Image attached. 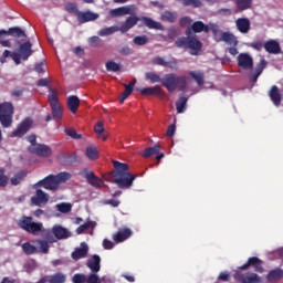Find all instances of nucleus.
Instances as JSON below:
<instances>
[{
  "instance_id": "obj_1",
  "label": "nucleus",
  "mask_w": 283,
  "mask_h": 283,
  "mask_svg": "<svg viewBox=\"0 0 283 283\" xmlns=\"http://www.w3.org/2000/svg\"><path fill=\"white\" fill-rule=\"evenodd\" d=\"M114 170L105 176L107 182L117 185L119 189H129L136 180V176L129 174V165L113 160Z\"/></svg>"
},
{
  "instance_id": "obj_2",
  "label": "nucleus",
  "mask_w": 283,
  "mask_h": 283,
  "mask_svg": "<svg viewBox=\"0 0 283 283\" xmlns=\"http://www.w3.org/2000/svg\"><path fill=\"white\" fill-rule=\"evenodd\" d=\"M71 179L72 174L67 171H62L57 175H49L44 177L43 179L34 184L33 188L38 189V187H42L43 189H46V191H59V187Z\"/></svg>"
},
{
  "instance_id": "obj_3",
  "label": "nucleus",
  "mask_w": 283,
  "mask_h": 283,
  "mask_svg": "<svg viewBox=\"0 0 283 283\" xmlns=\"http://www.w3.org/2000/svg\"><path fill=\"white\" fill-rule=\"evenodd\" d=\"M32 54H34V51L32 50V42L27 41L19 45L18 52H10L9 50H4L0 57V63H6L7 59L11 56L15 65H21V60L28 61Z\"/></svg>"
},
{
  "instance_id": "obj_4",
  "label": "nucleus",
  "mask_w": 283,
  "mask_h": 283,
  "mask_svg": "<svg viewBox=\"0 0 283 283\" xmlns=\"http://www.w3.org/2000/svg\"><path fill=\"white\" fill-rule=\"evenodd\" d=\"M176 48H181L184 50H190L192 56H198L202 52V42L198 40L197 36H181L175 42Z\"/></svg>"
},
{
  "instance_id": "obj_5",
  "label": "nucleus",
  "mask_w": 283,
  "mask_h": 283,
  "mask_svg": "<svg viewBox=\"0 0 283 283\" xmlns=\"http://www.w3.org/2000/svg\"><path fill=\"white\" fill-rule=\"evenodd\" d=\"M161 85L168 92H176L177 87L179 92H185L187 90V76H178L175 73L166 74L163 77Z\"/></svg>"
},
{
  "instance_id": "obj_6",
  "label": "nucleus",
  "mask_w": 283,
  "mask_h": 283,
  "mask_svg": "<svg viewBox=\"0 0 283 283\" xmlns=\"http://www.w3.org/2000/svg\"><path fill=\"white\" fill-rule=\"evenodd\" d=\"M18 227L31 235H39L43 231V223L34 222L32 217L22 216L18 221Z\"/></svg>"
},
{
  "instance_id": "obj_7",
  "label": "nucleus",
  "mask_w": 283,
  "mask_h": 283,
  "mask_svg": "<svg viewBox=\"0 0 283 283\" xmlns=\"http://www.w3.org/2000/svg\"><path fill=\"white\" fill-rule=\"evenodd\" d=\"M14 116V105L10 102H3L0 104V123L4 129L12 127Z\"/></svg>"
},
{
  "instance_id": "obj_8",
  "label": "nucleus",
  "mask_w": 283,
  "mask_h": 283,
  "mask_svg": "<svg viewBox=\"0 0 283 283\" xmlns=\"http://www.w3.org/2000/svg\"><path fill=\"white\" fill-rule=\"evenodd\" d=\"M49 103L51 105V112L54 120H61L63 118V107H61V103L59 102V96L56 93H52L49 95Z\"/></svg>"
},
{
  "instance_id": "obj_9",
  "label": "nucleus",
  "mask_w": 283,
  "mask_h": 283,
  "mask_svg": "<svg viewBox=\"0 0 283 283\" xmlns=\"http://www.w3.org/2000/svg\"><path fill=\"white\" fill-rule=\"evenodd\" d=\"M0 36H13V39H20V41L28 39V34L20 27H11L8 30L1 29Z\"/></svg>"
},
{
  "instance_id": "obj_10",
  "label": "nucleus",
  "mask_w": 283,
  "mask_h": 283,
  "mask_svg": "<svg viewBox=\"0 0 283 283\" xmlns=\"http://www.w3.org/2000/svg\"><path fill=\"white\" fill-rule=\"evenodd\" d=\"M33 120L30 117L24 118L17 127L15 130L12 132V136L17 138H21V136H25L28 132L32 128Z\"/></svg>"
},
{
  "instance_id": "obj_11",
  "label": "nucleus",
  "mask_w": 283,
  "mask_h": 283,
  "mask_svg": "<svg viewBox=\"0 0 283 283\" xmlns=\"http://www.w3.org/2000/svg\"><path fill=\"white\" fill-rule=\"evenodd\" d=\"M30 154H35L42 158H50L52 156V148L45 144H38L35 146H29Z\"/></svg>"
},
{
  "instance_id": "obj_12",
  "label": "nucleus",
  "mask_w": 283,
  "mask_h": 283,
  "mask_svg": "<svg viewBox=\"0 0 283 283\" xmlns=\"http://www.w3.org/2000/svg\"><path fill=\"white\" fill-rule=\"evenodd\" d=\"M250 266H253L256 273H264V268L262 266V260H260V258L258 256L249 258L248 262L241 265L239 269L241 271H248Z\"/></svg>"
},
{
  "instance_id": "obj_13",
  "label": "nucleus",
  "mask_w": 283,
  "mask_h": 283,
  "mask_svg": "<svg viewBox=\"0 0 283 283\" xmlns=\"http://www.w3.org/2000/svg\"><path fill=\"white\" fill-rule=\"evenodd\" d=\"M234 280H240L241 283H260L262 282V277L255 273H242L235 272Z\"/></svg>"
},
{
  "instance_id": "obj_14",
  "label": "nucleus",
  "mask_w": 283,
  "mask_h": 283,
  "mask_svg": "<svg viewBox=\"0 0 283 283\" xmlns=\"http://www.w3.org/2000/svg\"><path fill=\"white\" fill-rule=\"evenodd\" d=\"M31 202L35 205V207H43L50 202V195L41 189H38L35 191V196L31 198Z\"/></svg>"
},
{
  "instance_id": "obj_15",
  "label": "nucleus",
  "mask_w": 283,
  "mask_h": 283,
  "mask_svg": "<svg viewBox=\"0 0 283 283\" xmlns=\"http://www.w3.org/2000/svg\"><path fill=\"white\" fill-rule=\"evenodd\" d=\"M134 12H136V6L130 4V6H125V7H119L116 9H112L109 11V15L113 18L116 17H125L127 14H134Z\"/></svg>"
},
{
  "instance_id": "obj_16",
  "label": "nucleus",
  "mask_w": 283,
  "mask_h": 283,
  "mask_svg": "<svg viewBox=\"0 0 283 283\" xmlns=\"http://www.w3.org/2000/svg\"><path fill=\"white\" fill-rule=\"evenodd\" d=\"M238 66L242 70H253V57L249 53H240L238 55Z\"/></svg>"
},
{
  "instance_id": "obj_17",
  "label": "nucleus",
  "mask_w": 283,
  "mask_h": 283,
  "mask_svg": "<svg viewBox=\"0 0 283 283\" xmlns=\"http://www.w3.org/2000/svg\"><path fill=\"white\" fill-rule=\"evenodd\" d=\"M266 65H269L266 60L261 59L260 62L256 64L254 72H252L249 76L252 83H258V78H260V75L264 72V70H266Z\"/></svg>"
},
{
  "instance_id": "obj_18",
  "label": "nucleus",
  "mask_w": 283,
  "mask_h": 283,
  "mask_svg": "<svg viewBox=\"0 0 283 283\" xmlns=\"http://www.w3.org/2000/svg\"><path fill=\"white\" fill-rule=\"evenodd\" d=\"M52 233L56 240H67V238H72V232H70L67 228L61 226H54L52 228Z\"/></svg>"
},
{
  "instance_id": "obj_19",
  "label": "nucleus",
  "mask_w": 283,
  "mask_h": 283,
  "mask_svg": "<svg viewBox=\"0 0 283 283\" xmlns=\"http://www.w3.org/2000/svg\"><path fill=\"white\" fill-rule=\"evenodd\" d=\"M57 160L60 165H63L64 167H70L76 161V153L60 154L57 156Z\"/></svg>"
},
{
  "instance_id": "obj_20",
  "label": "nucleus",
  "mask_w": 283,
  "mask_h": 283,
  "mask_svg": "<svg viewBox=\"0 0 283 283\" xmlns=\"http://www.w3.org/2000/svg\"><path fill=\"white\" fill-rule=\"evenodd\" d=\"M132 229L129 228H123L119 229L114 235H113V240L114 242H116L117 244H119V242H125V240H129V238H132Z\"/></svg>"
},
{
  "instance_id": "obj_21",
  "label": "nucleus",
  "mask_w": 283,
  "mask_h": 283,
  "mask_svg": "<svg viewBox=\"0 0 283 283\" xmlns=\"http://www.w3.org/2000/svg\"><path fill=\"white\" fill-rule=\"evenodd\" d=\"M235 27L241 34H249V31L251 30V20H249V18H238L235 20Z\"/></svg>"
},
{
  "instance_id": "obj_22",
  "label": "nucleus",
  "mask_w": 283,
  "mask_h": 283,
  "mask_svg": "<svg viewBox=\"0 0 283 283\" xmlns=\"http://www.w3.org/2000/svg\"><path fill=\"white\" fill-rule=\"evenodd\" d=\"M140 21V18L133 15V17H128L125 22L120 25L119 28V32H122V34H125L126 32H129V30H132V28H134L135 25H137V23Z\"/></svg>"
},
{
  "instance_id": "obj_23",
  "label": "nucleus",
  "mask_w": 283,
  "mask_h": 283,
  "mask_svg": "<svg viewBox=\"0 0 283 283\" xmlns=\"http://www.w3.org/2000/svg\"><path fill=\"white\" fill-rule=\"evenodd\" d=\"M191 30L195 33H200V32H206L207 33V32H209V25L205 24V22H202V21H196V22L192 23L190 29L186 30V35L187 36H190Z\"/></svg>"
},
{
  "instance_id": "obj_24",
  "label": "nucleus",
  "mask_w": 283,
  "mask_h": 283,
  "mask_svg": "<svg viewBox=\"0 0 283 283\" xmlns=\"http://www.w3.org/2000/svg\"><path fill=\"white\" fill-rule=\"evenodd\" d=\"M98 19V13L92 11H80L77 15L78 23H90V21H96Z\"/></svg>"
},
{
  "instance_id": "obj_25",
  "label": "nucleus",
  "mask_w": 283,
  "mask_h": 283,
  "mask_svg": "<svg viewBox=\"0 0 283 283\" xmlns=\"http://www.w3.org/2000/svg\"><path fill=\"white\" fill-rule=\"evenodd\" d=\"M263 48L265 51L269 52V54H281L282 48L280 46V43L275 40H269L263 44Z\"/></svg>"
},
{
  "instance_id": "obj_26",
  "label": "nucleus",
  "mask_w": 283,
  "mask_h": 283,
  "mask_svg": "<svg viewBox=\"0 0 283 283\" xmlns=\"http://www.w3.org/2000/svg\"><path fill=\"white\" fill-rule=\"evenodd\" d=\"M85 178H86L88 185H91L95 189H101V187H103V185H105L103 179H101L99 177H96V175L93 171L87 172L85 175Z\"/></svg>"
},
{
  "instance_id": "obj_27",
  "label": "nucleus",
  "mask_w": 283,
  "mask_h": 283,
  "mask_svg": "<svg viewBox=\"0 0 283 283\" xmlns=\"http://www.w3.org/2000/svg\"><path fill=\"white\" fill-rule=\"evenodd\" d=\"M86 266L92 271V273H98V271H101V256L98 254H94L87 260Z\"/></svg>"
},
{
  "instance_id": "obj_28",
  "label": "nucleus",
  "mask_w": 283,
  "mask_h": 283,
  "mask_svg": "<svg viewBox=\"0 0 283 283\" xmlns=\"http://www.w3.org/2000/svg\"><path fill=\"white\" fill-rule=\"evenodd\" d=\"M269 96L272 101V103L280 107V104L282 103V94L280 93V88L275 85H273L269 92Z\"/></svg>"
},
{
  "instance_id": "obj_29",
  "label": "nucleus",
  "mask_w": 283,
  "mask_h": 283,
  "mask_svg": "<svg viewBox=\"0 0 283 283\" xmlns=\"http://www.w3.org/2000/svg\"><path fill=\"white\" fill-rule=\"evenodd\" d=\"M82 248H77L75 249L74 252H72L71 256L75 260V261H78L83 258H86L87 256V253L90 251V248L86 245L85 242H83L81 244Z\"/></svg>"
},
{
  "instance_id": "obj_30",
  "label": "nucleus",
  "mask_w": 283,
  "mask_h": 283,
  "mask_svg": "<svg viewBox=\"0 0 283 283\" xmlns=\"http://www.w3.org/2000/svg\"><path fill=\"white\" fill-rule=\"evenodd\" d=\"M81 106V99L76 95H71L67 97V107L72 114H76L78 112V107Z\"/></svg>"
},
{
  "instance_id": "obj_31",
  "label": "nucleus",
  "mask_w": 283,
  "mask_h": 283,
  "mask_svg": "<svg viewBox=\"0 0 283 283\" xmlns=\"http://www.w3.org/2000/svg\"><path fill=\"white\" fill-rule=\"evenodd\" d=\"M139 92L143 96H163V88L160 86L144 87Z\"/></svg>"
},
{
  "instance_id": "obj_32",
  "label": "nucleus",
  "mask_w": 283,
  "mask_h": 283,
  "mask_svg": "<svg viewBox=\"0 0 283 283\" xmlns=\"http://www.w3.org/2000/svg\"><path fill=\"white\" fill-rule=\"evenodd\" d=\"M282 279H283V270L280 268L271 270L266 275L268 282H280V280Z\"/></svg>"
},
{
  "instance_id": "obj_33",
  "label": "nucleus",
  "mask_w": 283,
  "mask_h": 283,
  "mask_svg": "<svg viewBox=\"0 0 283 283\" xmlns=\"http://www.w3.org/2000/svg\"><path fill=\"white\" fill-rule=\"evenodd\" d=\"M142 21L146 28H149V30H164V27L160 22L154 21V19L148 17H142Z\"/></svg>"
},
{
  "instance_id": "obj_34",
  "label": "nucleus",
  "mask_w": 283,
  "mask_h": 283,
  "mask_svg": "<svg viewBox=\"0 0 283 283\" xmlns=\"http://www.w3.org/2000/svg\"><path fill=\"white\" fill-rule=\"evenodd\" d=\"M237 12H244L253 8V0H234Z\"/></svg>"
},
{
  "instance_id": "obj_35",
  "label": "nucleus",
  "mask_w": 283,
  "mask_h": 283,
  "mask_svg": "<svg viewBox=\"0 0 283 283\" xmlns=\"http://www.w3.org/2000/svg\"><path fill=\"white\" fill-rule=\"evenodd\" d=\"M217 41H223L228 45H234V46L238 45V39L231 32H223L221 34V38L219 40H217Z\"/></svg>"
},
{
  "instance_id": "obj_36",
  "label": "nucleus",
  "mask_w": 283,
  "mask_h": 283,
  "mask_svg": "<svg viewBox=\"0 0 283 283\" xmlns=\"http://www.w3.org/2000/svg\"><path fill=\"white\" fill-rule=\"evenodd\" d=\"M160 19L166 23H176L178 21V12L176 11H164Z\"/></svg>"
},
{
  "instance_id": "obj_37",
  "label": "nucleus",
  "mask_w": 283,
  "mask_h": 283,
  "mask_svg": "<svg viewBox=\"0 0 283 283\" xmlns=\"http://www.w3.org/2000/svg\"><path fill=\"white\" fill-rule=\"evenodd\" d=\"M189 76H191V78H193V81H196V83H197V85H199V87H202V85H205V73L190 71Z\"/></svg>"
},
{
  "instance_id": "obj_38",
  "label": "nucleus",
  "mask_w": 283,
  "mask_h": 283,
  "mask_svg": "<svg viewBox=\"0 0 283 283\" xmlns=\"http://www.w3.org/2000/svg\"><path fill=\"white\" fill-rule=\"evenodd\" d=\"M157 154H160V145L146 148L143 153V156L144 158H149V156H156Z\"/></svg>"
},
{
  "instance_id": "obj_39",
  "label": "nucleus",
  "mask_w": 283,
  "mask_h": 283,
  "mask_svg": "<svg viewBox=\"0 0 283 283\" xmlns=\"http://www.w3.org/2000/svg\"><path fill=\"white\" fill-rule=\"evenodd\" d=\"M187 101H189L187 97H179V99L176 102L177 114L185 113V109H187Z\"/></svg>"
},
{
  "instance_id": "obj_40",
  "label": "nucleus",
  "mask_w": 283,
  "mask_h": 283,
  "mask_svg": "<svg viewBox=\"0 0 283 283\" xmlns=\"http://www.w3.org/2000/svg\"><path fill=\"white\" fill-rule=\"evenodd\" d=\"M181 6L191 7V8H201L202 1L201 0H176Z\"/></svg>"
},
{
  "instance_id": "obj_41",
  "label": "nucleus",
  "mask_w": 283,
  "mask_h": 283,
  "mask_svg": "<svg viewBox=\"0 0 283 283\" xmlns=\"http://www.w3.org/2000/svg\"><path fill=\"white\" fill-rule=\"evenodd\" d=\"M86 156L88 160H98V150L94 146L86 147Z\"/></svg>"
},
{
  "instance_id": "obj_42",
  "label": "nucleus",
  "mask_w": 283,
  "mask_h": 283,
  "mask_svg": "<svg viewBox=\"0 0 283 283\" xmlns=\"http://www.w3.org/2000/svg\"><path fill=\"white\" fill-rule=\"evenodd\" d=\"M22 251L23 253H25V255H34V253H36V247H34L32 243L30 242H24L22 244Z\"/></svg>"
},
{
  "instance_id": "obj_43",
  "label": "nucleus",
  "mask_w": 283,
  "mask_h": 283,
  "mask_svg": "<svg viewBox=\"0 0 283 283\" xmlns=\"http://www.w3.org/2000/svg\"><path fill=\"white\" fill-rule=\"evenodd\" d=\"M94 227H96V222L87 221L86 223L80 226L76 229V233H77V235H81L82 233H85V231H87V229H94Z\"/></svg>"
},
{
  "instance_id": "obj_44",
  "label": "nucleus",
  "mask_w": 283,
  "mask_h": 283,
  "mask_svg": "<svg viewBox=\"0 0 283 283\" xmlns=\"http://www.w3.org/2000/svg\"><path fill=\"white\" fill-rule=\"evenodd\" d=\"M118 30L119 29L117 27L104 28L98 31V36H109L112 34H114L115 32H118Z\"/></svg>"
},
{
  "instance_id": "obj_45",
  "label": "nucleus",
  "mask_w": 283,
  "mask_h": 283,
  "mask_svg": "<svg viewBox=\"0 0 283 283\" xmlns=\"http://www.w3.org/2000/svg\"><path fill=\"white\" fill-rule=\"evenodd\" d=\"M23 180H25V172L20 171L11 178V185L17 187V185H21V182H23Z\"/></svg>"
},
{
  "instance_id": "obj_46",
  "label": "nucleus",
  "mask_w": 283,
  "mask_h": 283,
  "mask_svg": "<svg viewBox=\"0 0 283 283\" xmlns=\"http://www.w3.org/2000/svg\"><path fill=\"white\" fill-rule=\"evenodd\" d=\"M64 134L70 138H73V140H81V138H83V135L76 133V129L74 128H65Z\"/></svg>"
},
{
  "instance_id": "obj_47",
  "label": "nucleus",
  "mask_w": 283,
  "mask_h": 283,
  "mask_svg": "<svg viewBox=\"0 0 283 283\" xmlns=\"http://www.w3.org/2000/svg\"><path fill=\"white\" fill-rule=\"evenodd\" d=\"M146 78L151 83H163V78L160 77V75L156 74V72H147Z\"/></svg>"
},
{
  "instance_id": "obj_48",
  "label": "nucleus",
  "mask_w": 283,
  "mask_h": 283,
  "mask_svg": "<svg viewBox=\"0 0 283 283\" xmlns=\"http://www.w3.org/2000/svg\"><path fill=\"white\" fill-rule=\"evenodd\" d=\"M105 66L107 72H120V64L114 61L106 62Z\"/></svg>"
},
{
  "instance_id": "obj_49",
  "label": "nucleus",
  "mask_w": 283,
  "mask_h": 283,
  "mask_svg": "<svg viewBox=\"0 0 283 283\" xmlns=\"http://www.w3.org/2000/svg\"><path fill=\"white\" fill-rule=\"evenodd\" d=\"M56 209L60 211V213H70V211H72V203H59L56 205Z\"/></svg>"
},
{
  "instance_id": "obj_50",
  "label": "nucleus",
  "mask_w": 283,
  "mask_h": 283,
  "mask_svg": "<svg viewBox=\"0 0 283 283\" xmlns=\"http://www.w3.org/2000/svg\"><path fill=\"white\" fill-rule=\"evenodd\" d=\"M133 43H135V45H147V43H149V39L147 35H137L133 39Z\"/></svg>"
},
{
  "instance_id": "obj_51",
  "label": "nucleus",
  "mask_w": 283,
  "mask_h": 283,
  "mask_svg": "<svg viewBox=\"0 0 283 283\" xmlns=\"http://www.w3.org/2000/svg\"><path fill=\"white\" fill-rule=\"evenodd\" d=\"M10 179L6 176V168L0 167V187H8Z\"/></svg>"
},
{
  "instance_id": "obj_52",
  "label": "nucleus",
  "mask_w": 283,
  "mask_h": 283,
  "mask_svg": "<svg viewBox=\"0 0 283 283\" xmlns=\"http://www.w3.org/2000/svg\"><path fill=\"white\" fill-rule=\"evenodd\" d=\"M36 243L40 247V253H50V243H48V241L45 240H38Z\"/></svg>"
},
{
  "instance_id": "obj_53",
  "label": "nucleus",
  "mask_w": 283,
  "mask_h": 283,
  "mask_svg": "<svg viewBox=\"0 0 283 283\" xmlns=\"http://www.w3.org/2000/svg\"><path fill=\"white\" fill-rule=\"evenodd\" d=\"M66 11L70 14H75L76 18L81 13V11L78 10V6H76V3H69V4H66Z\"/></svg>"
},
{
  "instance_id": "obj_54",
  "label": "nucleus",
  "mask_w": 283,
  "mask_h": 283,
  "mask_svg": "<svg viewBox=\"0 0 283 283\" xmlns=\"http://www.w3.org/2000/svg\"><path fill=\"white\" fill-rule=\"evenodd\" d=\"M88 44L92 48H101V45H103V41L101 40V38L94 35L88 39Z\"/></svg>"
},
{
  "instance_id": "obj_55",
  "label": "nucleus",
  "mask_w": 283,
  "mask_h": 283,
  "mask_svg": "<svg viewBox=\"0 0 283 283\" xmlns=\"http://www.w3.org/2000/svg\"><path fill=\"white\" fill-rule=\"evenodd\" d=\"M102 205H108L109 207H113V209H116L120 207V200L118 199H104L102 201Z\"/></svg>"
},
{
  "instance_id": "obj_56",
  "label": "nucleus",
  "mask_w": 283,
  "mask_h": 283,
  "mask_svg": "<svg viewBox=\"0 0 283 283\" xmlns=\"http://www.w3.org/2000/svg\"><path fill=\"white\" fill-rule=\"evenodd\" d=\"M86 283H103V281L101 280V277H98L96 273L93 272L86 279Z\"/></svg>"
},
{
  "instance_id": "obj_57",
  "label": "nucleus",
  "mask_w": 283,
  "mask_h": 283,
  "mask_svg": "<svg viewBox=\"0 0 283 283\" xmlns=\"http://www.w3.org/2000/svg\"><path fill=\"white\" fill-rule=\"evenodd\" d=\"M87 280V276L85 274H74L72 277L73 283H85Z\"/></svg>"
},
{
  "instance_id": "obj_58",
  "label": "nucleus",
  "mask_w": 283,
  "mask_h": 283,
  "mask_svg": "<svg viewBox=\"0 0 283 283\" xmlns=\"http://www.w3.org/2000/svg\"><path fill=\"white\" fill-rule=\"evenodd\" d=\"M38 85H39V87H48L49 92H51V94H54V90H52V87H50L48 78L39 80L38 81Z\"/></svg>"
},
{
  "instance_id": "obj_59",
  "label": "nucleus",
  "mask_w": 283,
  "mask_h": 283,
  "mask_svg": "<svg viewBox=\"0 0 283 283\" xmlns=\"http://www.w3.org/2000/svg\"><path fill=\"white\" fill-rule=\"evenodd\" d=\"M154 65H160L161 67H167V61H165V57L156 56L153 60Z\"/></svg>"
},
{
  "instance_id": "obj_60",
  "label": "nucleus",
  "mask_w": 283,
  "mask_h": 283,
  "mask_svg": "<svg viewBox=\"0 0 283 283\" xmlns=\"http://www.w3.org/2000/svg\"><path fill=\"white\" fill-rule=\"evenodd\" d=\"M118 53L122 54V56H129V54H132V48L125 45V46H122L119 50H118Z\"/></svg>"
},
{
  "instance_id": "obj_61",
  "label": "nucleus",
  "mask_w": 283,
  "mask_h": 283,
  "mask_svg": "<svg viewBox=\"0 0 283 283\" xmlns=\"http://www.w3.org/2000/svg\"><path fill=\"white\" fill-rule=\"evenodd\" d=\"M218 14H220L221 17H231V14H233V11L231 9L221 8L218 10Z\"/></svg>"
},
{
  "instance_id": "obj_62",
  "label": "nucleus",
  "mask_w": 283,
  "mask_h": 283,
  "mask_svg": "<svg viewBox=\"0 0 283 283\" xmlns=\"http://www.w3.org/2000/svg\"><path fill=\"white\" fill-rule=\"evenodd\" d=\"M190 23H191V18L189 17H182L179 20L180 28H187V25H189Z\"/></svg>"
},
{
  "instance_id": "obj_63",
  "label": "nucleus",
  "mask_w": 283,
  "mask_h": 283,
  "mask_svg": "<svg viewBox=\"0 0 283 283\" xmlns=\"http://www.w3.org/2000/svg\"><path fill=\"white\" fill-rule=\"evenodd\" d=\"M94 132L95 134H103V132H105V126L103 125V122H97V124L94 127Z\"/></svg>"
},
{
  "instance_id": "obj_64",
  "label": "nucleus",
  "mask_w": 283,
  "mask_h": 283,
  "mask_svg": "<svg viewBox=\"0 0 283 283\" xmlns=\"http://www.w3.org/2000/svg\"><path fill=\"white\" fill-rule=\"evenodd\" d=\"M175 134H176V126H175V124H172V125H170V126L167 128L166 136H167L168 138H171V137L175 136Z\"/></svg>"
}]
</instances>
